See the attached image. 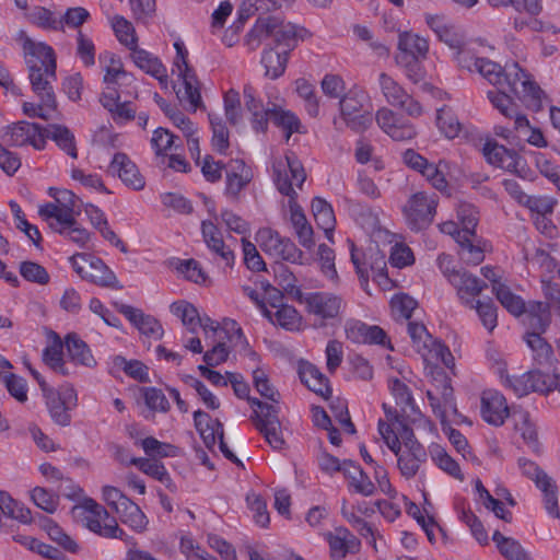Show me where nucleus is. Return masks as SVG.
Instances as JSON below:
<instances>
[{
  "label": "nucleus",
  "instance_id": "1",
  "mask_svg": "<svg viewBox=\"0 0 560 560\" xmlns=\"http://www.w3.org/2000/svg\"><path fill=\"white\" fill-rule=\"evenodd\" d=\"M72 515L81 518L84 526L92 533L106 539H120L127 544L136 545L122 528L119 527L115 517L110 516L108 511L93 499H85L81 504L72 508ZM126 560H158L148 551L129 548L126 553Z\"/></svg>",
  "mask_w": 560,
  "mask_h": 560
},
{
  "label": "nucleus",
  "instance_id": "2",
  "mask_svg": "<svg viewBox=\"0 0 560 560\" xmlns=\"http://www.w3.org/2000/svg\"><path fill=\"white\" fill-rule=\"evenodd\" d=\"M310 36V32L302 26L283 22L276 16H266L258 19L247 33L246 45L250 50H256L262 40L271 37L275 40L276 49L282 47V51L290 55L298 46L299 40H304Z\"/></svg>",
  "mask_w": 560,
  "mask_h": 560
},
{
  "label": "nucleus",
  "instance_id": "3",
  "mask_svg": "<svg viewBox=\"0 0 560 560\" xmlns=\"http://www.w3.org/2000/svg\"><path fill=\"white\" fill-rule=\"evenodd\" d=\"M292 160L289 161V166L292 172V176L294 178L293 183L288 180L287 175L283 176L281 173L282 168H279L278 171V190L289 197V208H290V221L294 228L295 234L299 238L300 244L311 249L314 245V238H313V228L307 222V219L302 210V208L296 202L298 194L295 191L296 188H302L305 179H306V173L305 170L301 163V161H296L295 159L291 158Z\"/></svg>",
  "mask_w": 560,
  "mask_h": 560
},
{
  "label": "nucleus",
  "instance_id": "4",
  "mask_svg": "<svg viewBox=\"0 0 560 560\" xmlns=\"http://www.w3.org/2000/svg\"><path fill=\"white\" fill-rule=\"evenodd\" d=\"M349 243L351 261L359 277L361 288L370 294L369 279L371 273L372 280L377 283L382 290H390L393 282L387 275L385 255L375 252L366 256L354 246L353 242L349 241Z\"/></svg>",
  "mask_w": 560,
  "mask_h": 560
},
{
  "label": "nucleus",
  "instance_id": "5",
  "mask_svg": "<svg viewBox=\"0 0 560 560\" xmlns=\"http://www.w3.org/2000/svg\"><path fill=\"white\" fill-rule=\"evenodd\" d=\"M430 375L431 387L427 390V397L434 415L441 420V423L444 424L447 416L457 415L451 378L441 368H432Z\"/></svg>",
  "mask_w": 560,
  "mask_h": 560
},
{
  "label": "nucleus",
  "instance_id": "6",
  "mask_svg": "<svg viewBox=\"0 0 560 560\" xmlns=\"http://www.w3.org/2000/svg\"><path fill=\"white\" fill-rule=\"evenodd\" d=\"M430 375L431 387L427 390V397L434 415L441 420V423L444 424L447 416L457 415L451 378L441 368H432Z\"/></svg>",
  "mask_w": 560,
  "mask_h": 560
},
{
  "label": "nucleus",
  "instance_id": "7",
  "mask_svg": "<svg viewBox=\"0 0 560 560\" xmlns=\"http://www.w3.org/2000/svg\"><path fill=\"white\" fill-rule=\"evenodd\" d=\"M69 260L74 271L83 280L103 288L113 290L122 289L114 271L110 270L101 258L86 253H77L72 255Z\"/></svg>",
  "mask_w": 560,
  "mask_h": 560
},
{
  "label": "nucleus",
  "instance_id": "8",
  "mask_svg": "<svg viewBox=\"0 0 560 560\" xmlns=\"http://www.w3.org/2000/svg\"><path fill=\"white\" fill-rule=\"evenodd\" d=\"M340 115L345 125L354 132H364L373 121L372 104L364 92H349L340 100Z\"/></svg>",
  "mask_w": 560,
  "mask_h": 560
},
{
  "label": "nucleus",
  "instance_id": "9",
  "mask_svg": "<svg viewBox=\"0 0 560 560\" xmlns=\"http://www.w3.org/2000/svg\"><path fill=\"white\" fill-rule=\"evenodd\" d=\"M436 206L435 194L418 191L411 195L402 208L408 226L416 232L427 229L433 221Z\"/></svg>",
  "mask_w": 560,
  "mask_h": 560
},
{
  "label": "nucleus",
  "instance_id": "10",
  "mask_svg": "<svg viewBox=\"0 0 560 560\" xmlns=\"http://www.w3.org/2000/svg\"><path fill=\"white\" fill-rule=\"evenodd\" d=\"M425 22L434 32L440 42L444 43L453 51V60L458 67V56L464 50H472L475 42L467 40L465 33L451 24L443 15H427Z\"/></svg>",
  "mask_w": 560,
  "mask_h": 560
},
{
  "label": "nucleus",
  "instance_id": "11",
  "mask_svg": "<svg viewBox=\"0 0 560 560\" xmlns=\"http://www.w3.org/2000/svg\"><path fill=\"white\" fill-rule=\"evenodd\" d=\"M303 302L308 315L314 316L315 324L324 327L328 322L336 319L345 305L340 295L326 291L307 293Z\"/></svg>",
  "mask_w": 560,
  "mask_h": 560
},
{
  "label": "nucleus",
  "instance_id": "12",
  "mask_svg": "<svg viewBox=\"0 0 560 560\" xmlns=\"http://www.w3.org/2000/svg\"><path fill=\"white\" fill-rule=\"evenodd\" d=\"M518 467L522 474L534 481L536 487L542 492L546 511L552 517L560 518V510L558 505V487L555 480L530 459L520 458Z\"/></svg>",
  "mask_w": 560,
  "mask_h": 560
},
{
  "label": "nucleus",
  "instance_id": "13",
  "mask_svg": "<svg viewBox=\"0 0 560 560\" xmlns=\"http://www.w3.org/2000/svg\"><path fill=\"white\" fill-rule=\"evenodd\" d=\"M0 141L7 147L32 145L35 150L46 147L44 127L36 122L19 121L0 131Z\"/></svg>",
  "mask_w": 560,
  "mask_h": 560
},
{
  "label": "nucleus",
  "instance_id": "14",
  "mask_svg": "<svg viewBox=\"0 0 560 560\" xmlns=\"http://www.w3.org/2000/svg\"><path fill=\"white\" fill-rule=\"evenodd\" d=\"M176 57L173 63V73L183 81L184 94L182 100L189 103L196 109L201 104V95L199 90V81L194 69L187 62L188 51L182 42H175Z\"/></svg>",
  "mask_w": 560,
  "mask_h": 560
},
{
  "label": "nucleus",
  "instance_id": "15",
  "mask_svg": "<svg viewBox=\"0 0 560 560\" xmlns=\"http://www.w3.org/2000/svg\"><path fill=\"white\" fill-rule=\"evenodd\" d=\"M78 197L68 189H60L56 201L39 206L38 214L47 223L55 226L71 223L72 217L79 214Z\"/></svg>",
  "mask_w": 560,
  "mask_h": 560
},
{
  "label": "nucleus",
  "instance_id": "16",
  "mask_svg": "<svg viewBox=\"0 0 560 560\" xmlns=\"http://www.w3.org/2000/svg\"><path fill=\"white\" fill-rule=\"evenodd\" d=\"M257 241L261 249L273 258L302 264V250L290 238L282 237L277 231L269 228L261 229L257 233Z\"/></svg>",
  "mask_w": 560,
  "mask_h": 560
},
{
  "label": "nucleus",
  "instance_id": "17",
  "mask_svg": "<svg viewBox=\"0 0 560 560\" xmlns=\"http://www.w3.org/2000/svg\"><path fill=\"white\" fill-rule=\"evenodd\" d=\"M46 406L52 421L59 425L67 427L71 422L69 410L78 404L75 389L69 385H62L58 389L49 388L44 394Z\"/></svg>",
  "mask_w": 560,
  "mask_h": 560
},
{
  "label": "nucleus",
  "instance_id": "18",
  "mask_svg": "<svg viewBox=\"0 0 560 560\" xmlns=\"http://www.w3.org/2000/svg\"><path fill=\"white\" fill-rule=\"evenodd\" d=\"M482 153L488 163L493 166L514 173L521 178H528L530 170L524 159L514 150L506 149L495 141H487L482 148Z\"/></svg>",
  "mask_w": 560,
  "mask_h": 560
},
{
  "label": "nucleus",
  "instance_id": "19",
  "mask_svg": "<svg viewBox=\"0 0 560 560\" xmlns=\"http://www.w3.org/2000/svg\"><path fill=\"white\" fill-rule=\"evenodd\" d=\"M19 40L27 69H46L52 77L57 69L56 54L51 46L33 40L25 32H20Z\"/></svg>",
  "mask_w": 560,
  "mask_h": 560
},
{
  "label": "nucleus",
  "instance_id": "20",
  "mask_svg": "<svg viewBox=\"0 0 560 560\" xmlns=\"http://www.w3.org/2000/svg\"><path fill=\"white\" fill-rule=\"evenodd\" d=\"M458 68L470 73H479L490 84L503 88V69L499 63L478 55L476 47L464 50L458 56Z\"/></svg>",
  "mask_w": 560,
  "mask_h": 560
},
{
  "label": "nucleus",
  "instance_id": "21",
  "mask_svg": "<svg viewBox=\"0 0 560 560\" xmlns=\"http://www.w3.org/2000/svg\"><path fill=\"white\" fill-rule=\"evenodd\" d=\"M378 85L385 101L390 106L398 107L412 117H418L422 114L421 105L387 73L382 72L378 75Z\"/></svg>",
  "mask_w": 560,
  "mask_h": 560
},
{
  "label": "nucleus",
  "instance_id": "22",
  "mask_svg": "<svg viewBox=\"0 0 560 560\" xmlns=\"http://www.w3.org/2000/svg\"><path fill=\"white\" fill-rule=\"evenodd\" d=\"M397 466L400 474L410 479L417 475L422 463L427 460L425 448L415 439L412 431L405 428L404 448L400 447Z\"/></svg>",
  "mask_w": 560,
  "mask_h": 560
},
{
  "label": "nucleus",
  "instance_id": "23",
  "mask_svg": "<svg viewBox=\"0 0 560 560\" xmlns=\"http://www.w3.org/2000/svg\"><path fill=\"white\" fill-rule=\"evenodd\" d=\"M100 61L105 62L103 83L106 92H120L135 83L133 74L125 70L122 61L115 54L105 52L100 56Z\"/></svg>",
  "mask_w": 560,
  "mask_h": 560
},
{
  "label": "nucleus",
  "instance_id": "24",
  "mask_svg": "<svg viewBox=\"0 0 560 560\" xmlns=\"http://www.w3.org/2000/svg\"><path fill=\"white\" fill-rule=\"evenodd\" d=\"M116 310L122 314L138 330L154 340H160L164 335L161 323L151 315L144 314L141 310L124 303H115Z\"/></svg>",
  "mask_w": 560,
  "mask_h": 560
},
{
  "label": "nucleus",
  "instance_id": "25",
  "mask_svg": "<svg viewBox=\"0 0 560 560\" xmlns=\"http://www.w3.org/2000/svg\"><path fill=\"white\" fill-rule=\"evenodd\" d=\"M510 416L505 397L494 389L483 390L481 395V417L491 425L500 427Z\"/></svg>",
  "mask_w": 560,
  "mask_h": 560
},
{
  "label": "nucleus",
  "instance_id": "26",
  "mask_svg": "<svg viewBox=\"0 0 560 560\" xmlns=\"http://www.w3.org/2000/svg\"><path fill=\"white\" fill-rule=\"evenodd\" d=\"M108 172L117 175L126 186L133 190H141L145 186V179L140 174L137 165L122 152L114 155Z\"/></svg>",
  "mask_w": 560,
  "mask_h": 560
},
{
  "label": "nucleus",
  "instance_id": "27",
  "mask_svg": "<svg viewBox=\"0 0 560 560\" xmlns=\"http://www.w3.org/2000/svg\"><path fill=\"white\" fill-rule=\"evenodd\" d=\"M201 233L203 242L209 250L221 261L225 267H232L234 264V253L223 241L222 233L218 226L208 220L201 222Z\"/></svg>",
  "mask_w": 560,
  "mask_h": 560
},
{
  "label": "nucleus",
  "instance_id": "28",
  "mask_svg": "<svg viewBox=\"0 0 560 560\" xmlns=\"http://www.w3.org/2000/svg\"><path fill=\"white\" fill-rule=\"evenodd\" d=\"M346 335L355 343L389 345L386 332L376 325H368L360 320H351L346 325Z\"/></svg>",
  "mask_w": 560,
  "mask_h": 560
},
{
  "label": "nucleus",
  "instance_id": "29",
  "mask_svg": "<svg viewBox=\"0 0 560 560\" xmlns=\"http://www.w3.org/2000/svg\"><path fill=\"white\" fill-rule=\"evenodd\" d=\"M27 70L32 91L39 98V101L46 105L47 108L56 109L57 101L52 88V82H55L57 79L56 71H54L52 77H50V74L48 75V70L46 69Z\"/></svg>",
  "mask_w": 560,
  "mask_h": 560
},
{
  "label": "nucleus",
  "instance_id": "30",
  "mask_svg": "<svg viewBox=\"0 0 560 560\" xmlns=\"http://www.w3.org/2000/svg\"><path fill=\"white\" fill-rule=\"evenodd\" d=\"M488 100L492 106L505 118L513 120L514 129H524L528 126L527 117L520 113L518 105L510 95L502 91H489Z\"/></svg>",
  "mask_w": 560,
  "mask_h": 560
},
{
  "label": "nucleus",
  "instance_id": "31",
  "mask_svg": "<svg viewBox=\"0 0 560 560\" xmlns=\"http://www.w3.org/2000/svg\"><path fill=\"white\" fill-rule=\"evenodd\" d=\"M130 58L140 70L159 80L161 84L167 83V70L156 56L137 45L130 49Z\"/></svg>",
  "mask_w": 560,
  "mask_h": 560
},
{
  "label": "nucleus",
  "instance_id": "32",
  "mask_svg": "<svg viewBox=\"0 0 560 560\" xmlns=\"http://www.w3.org/2000/svg\"><path fill=\"white\" fill-rule=\"evenodd\" d=\"M451 284L456 289L458 298L466 305L471 304L472 299L487 288L483 281L463 269L458 275L451 278Z\"/></svg>",
  "mask_w": 560,
  "mask_h": 560
},
{
  "label": "nucleus",
  "instance_id": "33",
  "mask_svg": "<svg viewBox=\"0 0 560 560\" xmlns=\"http://www.w3.org/2000/svg\"><path fill=\"white\" fill-rule=\"evenodd\" d=\"M100 102L117 124L133 120L136 117V109L131 103L120 102V92H103Z\"/></svg>",
  "mask_w": 560,
  "mask_h": 560
},
{
  "label": "nucleus",
  "instance_id": "34",
  "mask_svg": "<svg viewBox=\"0 0 560 560\" xmlns=\"http://www.w3.org/2000/svg\"><path fill=\"white\" fill-rule=\"evenodd\" d=\"M252 179L250 171L242 160H232L226 170V195L236 198Z\"/></svg>",
  "mask_w": 560,
  "mask_h": 560
},
{
  "label": "nucleus",
  "instance_id": "35",
  "mask_svg": "<svg viewBox=\"0 0 560 560\" xmlns=\"http://www.w3.org/2000/svg\"><path fill=\"white\" fill-rule=\"evenodd\" d=\"M456 243L459 246V257L465 264L476 266L483 261L485 248L476 233L458 232Z\"/></svg>",
  "mask_w": 560,
  "mask_h": 560
},
{
  "label": "nucleus",
  "instance_id": "36",
  "mask_svg": "<svg viewBox=\"0 0 560 560\" xmlns=\"http://www.w3.org/2000/svg\"><path fill=\"white\" fill-rule=\"evenodd\" d=\"M397 114L388 107H381L375 114V120L378 127L395 141L410 140L416 136L415 127H405L399 129L393 128V124L397 121Z\"/></svg>",
  "mask_w": 560,
  "mask_h": 560
},
{
  "label": "nucleus",
  "instance_id": "37",
  "mask_svg": "<svg viewBox=\"0 0 560 560\" xmlns=\"http://www.w3.org/2000/svg\"><path fill=\"white\" fill-rule=\"evenodd\" d=\"M327 540L330 548V556L334 560L343 559L348 552L353 551L359 541L347 528H336L335 533L327 535Z\"/></svg>",
  "mask_w": 560,
  "mask_h": 560
},
{
  "label": "nucleus",
  "instance_id": "38",
  "mask_svg": "<svg viewBox=\"0 0 560 560\" xmlns=\"http://www.w3.org/2000/svg\"><path fill=\"white\" fill-rule=\"evenodd\" d=\"M389 389L395 398L396 405L400 407L404 416L416 420L420 416V410L415 404L410 388L398 378L389 380Z\"/></svg>",
  "mask_w": 560,
  "mask_h": 560
},
{
  "label": "nucleus",
  "instance_id": "39",
  "mask_svg": "<svg viewBox=\"0 0 560 560\" xmlns=\"http://www.w3.org/2000/svg\"><path fill=\"white\" fill-rule=\"evenodd\" d=\"M312 211L317 226L325 232L327 240L332 242L336 218L331 205L324 198L315 197L312 200Z\"/></svg>",
  "mask_w": 560,
  "mask_h": 560
},
{
  "label": "nucleus",
  "instance_id": "40",
  "mask_svg": "<svg viewBox=\"0 0 560 560\" xmlns=\"http://www.w3.org/2000/svg\"><path fill=\"white\" fill-rule=\"evenodd\" d=\"M44 130L45 141L48 138L51 139L69 156L77 159L78 151L75 147V138L68 127L59 124H50L47 127H44Z\"/></svg>",
  "mask_w": 560,
  "mask_h": 560
},
{
  "label": "nucleus",
  "instance_id": "41",
  "mask_svg": "<svg viewBox=\"0 0 560 560\" xmlns=\"http://www.w3.org/2000/svg\"><path fill=\"white\" fill-rule=\"evenodd\" d=\"M65 343L68 354L73 362L86 368H94L96 365V360L89 346L77 334H68Z\"/></svg>",
  "mask_w": 560,
  "mask_h": 560
},
{
  "label": "nucleus",
  "instance_id": "42",
  "mask_svg": "<svg viewBox=\"0 0 560 560\" xmlns=\"http://www.w3.org/2000/svg\"><path fill=\"white\" fill-rule=\"evenodd\" d=\"M525 313L530 331L545 332L551 323L550 304L547 302H530Z\"/></svg>",
  "mask_w": 560,
  "mask_h": 560
},
{
  "label": "nucleus",
  "instance_id": "43",
  "mask_svg": "<svg viewBox=\"0 0 560 560\" xmlns=\"http://www.w3.org/2000/svg\"><path fill=\"white\" fill-rule=\"evenodd\" d=\"M278 415L279 413H269L266 419L259 420V422L254 424L273 450H281L285 443Z\"/></svg>",
  "mask_w": 560,
  "mask_h": 560
},
{
  "label": "nucleus",
  "instance_id": "44",
  "mask_svg": "<svg viewBox=\"0 0 560 560\" xmlns=\"http://www.w3.org/2000/svg\"><path fill=\"white\" fill-rule=\"evenodd\" d=\"M289 56L273 47L264 49L260 62L265 68V75L271 80L280 78L285 71Z\"/></svg>",
  "mask_w": 560,
  "mask_h": 560
},
{
  "label": "nucleus",
  "instance_id": "45",
  "mask_svg": "<svg viewBox=\"0 0 560 560\" xmlns=\"http://www.w3.org/2000/svg\"><path fill=\"white\" fill-rule=\"evenodd\" d=\"M301 381L313 392L325 397L331 390L328 378L313 364L305 363L299 370Z\"/></svg>",
  "mask_w": 560,
  "mask_h": 560
},
{
  "label": "nucleus",
  "instance_id": "46",
  "mask_svg": "<svg viewBox=\"0 0 560 560\" xmlns=\"http://www.w3.org/2000/svg\"><path fill=\"white\" fill-rule=\"evenodd\" d=\"M271 306L276 308L272 311H265V315L273 323L285 329L294 330L300 327L301 316L299 312L291 305L287 304H275Z\"/></svg>",
  "mask_w": 560,
  "mask_h": 560
},
{
  "label": "nucleus",
  "instance_id": "47",
  "mask_svg": "<svg viewBox=\"0 0 560 560\" xmlns=\"http://www.w3.org/2000/svg\"><path fill=\"white\" fill-rule=\"evenodd\" d=\"M512 420L514 422L515 431L521 434L523 441L528 445V447L537 450L538 433L536 425L530 420L529 413L524 410H515L512 413Z\"/></svg>",
  "mask_w": 560,
  "mask_h": 560
},
{
  "label": "nucleus",
  "instance_id": "48",
  "mask_svg": "<svg viewBox=\"0 0 560 560\" xmlns=\"http://www.w3.org/2000/svg\"><path fill=\"white\" fill-rule=\"evenodd\" d=\"M116 513L118 514L121 523L128 525L135 532L142 533L147 529L149 521L145 514L141 511L139 505L130 499L125 500L124 506H121Z\"/></svg>",
  "mask_w": 560,
  "mask_h": 560
},
{
  "label": "nucleus",
  "instance_id": "49",
  "mask_svg": "<svg viewBox=\"0 0 560 560\" xmlns=\"http://www.w3.org/2000/svg\"><path fill=\"white\" fill-rule=\"evenodd\" d=\"M398 55H411L415 58H425L429 51V43L418 34L405 32L399 35Z\"/></svg>",
  "mask_w": 560,
  "mask_h": 560
},
{
  "label": "nucleus",
  "instance_id": "50",
  "mask_svg": "<svg viewBox=\"0 0 560 560\" xmlns=\"http://www.w3.org/2000/svg\"><path fill=\"white\" fill-rule=\"evenodd\" d=\"M77 215L72 217L71 223L60 224L59 226H55V224L49 223L48 226L56 233L65 236L75 245L81 248L86 247L88 243L91 241L90 232L82 228L77 222Z\"/></svg>",
  "mask_w": 560,
  "mask_h": 560
},
{
  "label": "nucleus",
  "instance_id": "51",
  "mask_svg": "<svg viewBox=\"0 0 560 560\" xmlns=\"http://www.w3.org/2000/svg\"><path fill=\"white\" fill-rule=\"evenodd\" d=\"M270 119L277 127L284 131L287 141H289L292 133L302 132L301 121L291 110H285L273 105L270 109Z\"/></svg>",
  "mask_w": 560,
  "mask_h": 560
},
{
  "label": "nucleus",
  "instance_id": "52",
  "mask_svg": "<svg viewBox=\"0 0 560 560\" xmlns=\"http://www.w3.org/2000/svg\"><path fill=\"white\" fill-rule=\"evenodd\" d=\"M492 540L506 560H530L528 553L516 539L505 537L499 530H495Z\"/></svg>",
  "mask_w": 560,
  "mask_h": 560
},
{
  "label": "nucleus",
  "instance_id": "53",
  "mask_svg": "<svg viewBox=\"0 0 560 560\" xmlns=\"http://www.w3.org/2000/svg\"><path fill=\"white\" fill-rule=\"evenodd\" d=\"M492 292L495 294L501 305L512 315L520 316L525 313L526 307L524 301L518 295L512 293L505 284L495 283L492 287Z\"/></svg>",
  "mask_w": 560,
  "mask_h": 560
},
{
  "label": "nucleus",
  "instance_id": "54",
  "mask_svg": "<svg viewBox=\"0 0 560 560\" xmlns=\"http://www.w3.org/2000/svg\"><path fill=\"white\" fill-rule=\"evenodd\" d=\"M170 310L189 331L195 332L199 327L200 315L191 303L184 300L177 301L171 304Z\"/></svg>",
  "mask_w": 560,
  "mask_h": 560
},
{
  "label": "nucleus",
  "instance_id": "55",
  "mask_svg": "<svg viewBox=\"0 0 560 560\" xmlns=\"http://www.w3.org/2000/svg\"><path fill=\"white\" fill-rule=\"evenodd\" d=\"M112 27L120 44L129 48V50L138 45V37L131 22L121 15L112 18Z\"/></svg>",
  "mask_w": 560,
  "mask_h": 560
},
{
  "label": "nucleus",
  "instance_id": "56",
  "mask_svg": "<svg viewBox=\"0 0 560 560\" xmlns=\"http://www.w3.org/2000/svg\"><path fill=\"white\" fill-rule=\"evenodd\" d=\"M503 86H508L509 91L514 95L521 94V89L524 88L525 81H529L530 78L517 63H512L503 69Z\"/></svg>",
  "mask_w": 560,
  "mask_h": 560
},
{
  "label": "nucleus",
  "instance_id": "57",
  "mask_svg": "<svg viewBox=\"0 0 560 560\" xmlns=\"http://www.w3.org/2000/svg\"><path fill=\"white\" fill-rule=\"evenodd\" d=\"M295 91L305 102V109L310 116L316 117L319 114V103L315 94V88L307 80L301 78L295 81Z\"/></svg>",
  "mask_w": 560,
  "mask_h": 560
},
{
  "label": "nucleus",
  "instance_id": "58",
  "mask_svg": "<svg viewBox=\"0 0 560 560\" xmlns=\"http://www.w3.org/2000/svg\"><path fill=\"white\" fill-rule=\"evenodd\" d=\"M140 445L143 448L144 453L149 457H152L151 459H155V457H174L177 454L176 446L161 442L153 436L142 439L140 441Z\"/></svg>",
  "mask_w": 560,
  "mask_h": 560
},
{
  "label": "nucleus",
  "instance_id": "59",
  "mask_svg": "<svg viewBox=\"0 0 560 560\" xmlns=\"http://www.w3.org/2000/svg\"><path fill=\"white\" fill-rule=\"evenodd\" d=\"M541 334L540 331H528L524 337L527 346L533 350L536 360L540 364L549 362L552 355V349L541 337Z\"/></svg>",
  "mask_w": 560,
  "mask_h": 560
},
{
  "label": "nucleus",
  "instance_id": "60",
  "mask_svg": "<svg viewBox=\"0 0 560 560\" xmlns=\"http://www.w3.org/2000/svg\"><path fill=\"white\" fill-rule=\"evenodd\" d=\"M42 528L47 533L51 540L56 541L66 550L70 552H75L78 550L75 541L52 520L45 517L42 523Z\"/></svg>",
  "mask_w": 560,
  "mask_h": 560
},
{
  "label": "nucleus",
  "instance_id": "61",
  "mask_svg": "<svg viewBox=\"0 0 560 560\" xmlns=\"http://www.w3.org/2000/svg\"><path fill=\"white\" fill-rule=\"evenodd\" d=\"M20 275L28 282L45 285L49 282L50 276L45 267L32 260H25L20 264Z\"/></svg>",
  "mask_w": 560,
  "mask_h": 560
},
{
  "label": "nucleus",
  "instance_id": "62",
  "mask_svg": "<svg viewBox=\"0 0 560 560\" xmlns=\"http://www.w3.org/2000/svg\"><path fill=\"white\" fill-rule=\"evenodd\" d=\"M423 58H415L411 55H397L396 62L405 71L406 77L413 83H419L425 77L421 65Z\"/></svg>",
  "mask_w": 560,
  "mask_h": 560
},
{
  "label": "nucleus",
  "instance_id": "63",
  "mask_svg": "<svg viewBox=\"0 0 560 560\" xmlns=\"http://www.w3.org/2000/svg\"><path fill=\"white\" fill-rule=\"evenodd\" d=\"M408 334L412 340V343L417 351L422 355L427 357L428 347L432 341V336L428 332L425 326L417 322H408L407 324Z\"/></svg>",
  "mask_w": 560,
  "mask_h": 560
},
{
  "label": "nucleus",
  "instance_id": "64",
  "mask_svg": "<svg viewBox=\"0 0 560 560\" xmlns=\"http://www.w3.org/2000/svg\"><path fill=\"white\" fill-rule=\"evenodd\" d=\"M436 124L441 132L448 139L457 137L462 129L457 117L446 107L438 110Z\"/></svg>",
  "mask_w": 560,
  "mask_h": 560
}]
</instances>
